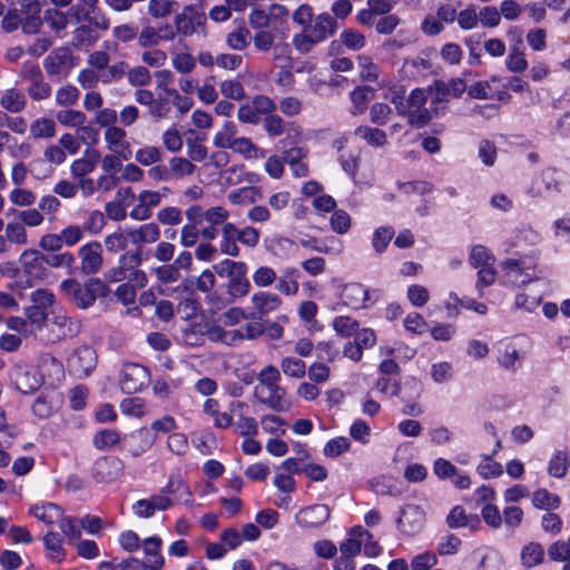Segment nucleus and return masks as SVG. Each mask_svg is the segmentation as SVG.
Wrapping results in <instances>:
<instances>
[{"label": "nucleus", "instance_id": "obj_46", "mask_svg": "<svg viewBox=\"0 0 570 570\" xmlns=\"http://www.w3.org/2000/svg\"><path fill=\"white\" fill-rule=\"evenodd\" d=\"M49 325L57 327V330H52L55 340L72 335L76 332V328L73 327L75 323L65 314L55 315Z\"/></svg>", "mask_w": 570, "mask_h": 570}, {"label": "nucleus", "instance_id": "obj_57", "mask_svg": "<svg viewBox=\"0 0 570 570\" xmlns=\"http://www.w3.org/2000/svg\"><path fill=\"white\" fill-rule=\"evenodd\" d=\"M392 109L383 102H375L370 107V120L376 126H384L390 120Z\"/></svg>", "mask_w": 570, "mask_h": 570}, {"label": "nucleus", "instance_id": "obj_24", "mask_svg": "<svg viewBox=\"0 0 570 570\" xmlns=\"http://www.w3.org/2000/svg\"><path fill=\"white\" fill-rule=\"evenodd\" d=\"M341 298L344 305L352 308H361L365 307V302L368 299V292L360 283H350L343 287Z\"/></svg>", "mask_w": 570, "mask_h": 570}, {"label": "nucleus", "instance_id": "obj_2", "mask_svg": "<svg viewBox=\"0 0 570 570\" xmlns=\"http://www.w3.org/2000/svg\"><path fill=\"white\" fill-rule=\"evenodd\" d=\"M60 289L68 299L80 308H88L94 305L97 297H105L109 294V287L100 278H90L83 285L69 278L61 282Z\"/></svg>", "mask_w": 570, "mask_h": 570}, {"label": "nucleus", "instance_id": "obj_4", "mask_svg": "<svg viewBox=\"0 0 570 570\" xmlns=\"http://www.w3.org/2000/svg\"><path fill=\"white\" fill-rule=\"evenodd\" d=\"M214 268L219 275L226 274L229 278L228 294L234 298L246 296L249 293L250 284L246 278L247 266L245 263L225 259Z\"/></svg>", "mask_w": 570, "mask_h": 570}, {"label": "nucleus", "instance_id": "obj_42", "mask_svg": "<svg viewBox=\"0 0 570 570\" xmlns=\"http://www.w3.org/2000/svg\"><path fill=\"white\" fill-rule=\"evenodd\" d=\"M569 455L564 451H557L549 461L548 473L558 479L566 476L569 469Z\"/></svg>", "mask_w": 570, "mask_h": 570}, {"label": "nucleus", "instance_id": "obj_1", "mask_svg": "<svg viewBox=\"0 0 570 570\" xmlns=\"http://www.w3.org/2000/svg\"><path fill=\"white\" fill-rule=\"evenodd\" d=\"M258 384L254 389V395L259 403L268 409L283 412L287 409L285 390L279 385L281 372L274 365L265 366L257 375Z\"/></svg>", "mask_w": 570, "mask_h": 570}, {"label": "nucleus", "instance_id": "obj_20", "mask_svg": "<svg viewBox=\"0 0 570 570\" xmlns=\"http://www.w3.org/2000/svg\"><path fill=\"white\" fill-rule=\"evenodd\" d=\"M338 28V22H336V19L328 12L317 14L308 26V29L313 32V37L320 42L334 36Z\"/></svg>", "mask_w": 570, "mask_h": 570}, {"label": "nucleus", "instance_id": "obj_17", "mask_svg": "<svg viewBox=\"0 0 570 570\" xmlns=\"http://www.w3.org/2000/svg\"><path fill=\"white\" fill-rule=\"evenodd\" d=\"M501 267L505 281L512 285H525L532 279V273L523 259H507L502 262Z\"/></svg>", "mask_w": 570, "mask_h": 570}, {"label": "nucleus", "instance_id": "obj_29", "mask_svg": "<svg viewBox=\"0 0 570 570\" xmlns=\"http://www.w3.org/2000/svg\"><path fill=\"white\" fill-rule=\"evenodd\" d=\"M238 228L232 224H224L222 227L220 250L223 254L236 257L239 254Z\"/></svg>", "mask_w": 570, "mask_h": 570}, {"label": "nucleus", "instance_id": "obj_33", "mask_svg": "<svg viewBox=\"0 0 570 570\" xmlns=\"http://www.w3.org/2000/svg\"><path fill=\"white\" fill-rule=\"evenodd\" d=\"M79 98L80 90L71 83L60 86L55 91V102L60 108L76 106L79 101Z\"/></svg>", "mask_w": 570, "mask_h": 570}, {"label": "nucleus", "instance_id": "obj_15", "mask_svg": "<svg viewBox=\"0 0 570 570\" xmlns=\"http://www.w3.org/2000/svg\"><path fill=\"white\" fill-rule=\"evenodd\" d=\"M104 140L108 151L117 153L125 157H132L131 144L127 139V132L121 126L105 129Z\"/></svg>", "mask_w": 570, "mask_h": 570}, {"label": "nucleus", "instance_id": "obj_3", "mask_svg": "<svg viewBox=\"0 0 570 570\" xmlns=\"http://www.w3.org/2000/svg\"><path fill=\"white\" fill-rule=\"evenodd\" d=\"M19 77L27 82L26 91L32 101H45L52 96V87L37 63L24 61L20 67Z\"/></svg>", "mask_w": 570, "mask_h": 570}, {"label": "nucleus", "instance_id": "obj_63", "mask_svg": "<svg viewBox=\"0 0 570 570\" xmlns=\"http://www.w3.org/2000/svg\"><path fill=\"white\" fill-rule=\"evenodd\" d=\"M469 261L473 267L479 268L487 265H493L494 258L484 246L475 245L471 249Z\"/></svg>", "mask_w": 570, "mask_h": 570}, {"label": "nucleus", "instance_id": "obj_7", "mask_svg": "<svg viewBox=\"0 0 570 570\" xmlns=\"http://www.w3.org/2000/svg\"><path fill=\"white\" fill-rule=\"evenodd\" d=\"M149 381L150 373L147 367L137 363L124 364L119 384L125 393H137L147 386Z\"/></svg>", "mask_w": 570, "mask_h": 570}, {"label": "nucleus", "instance_id": "obj_44", "mask_svg": "<svg viewBox=\"0 0 570 570\" xmlns=\"http://www.w3.org/2000/svg\"><path fill=\"white\" fill-rule=\"evenodd\" d=\"M279 366L282 372L288 377L302 379L306 373L305 362L293 356L283 357Z\"/></svg>", "mask_w": 570, "mask_h": 570}, {"label": "nucleus", "instance_id": "obj_56", "mask_svg": "<svg viewBox=\"0 0 570 570\" xmlns=\"http://www.w3.org/2000/svg\"><path fill=\"white\" fill-rule=\"evenodd\" d=\"M157 220L165 226H177L183 220L181 210L175 206H167L161 208L157 215Z\"/></svg>", "mask_w": 570, "mask_h": 570}, {"label": "nucleus", "instance_id": "obj_47", "mask_svg": "<svg viewBox=\"0 0 570 570\" xmlns=\"http://www.w3.org/2000/svg\"><path fill=\"white\" fill-rule=\"evenodd\" d=\"M560 498L546 489H539L533 493L532 503L538 509H557L560 505Z\"/></svg>", "mask_w": 570, "mask_h": 570}, {"label": "nucleus", "instance_id": "obj_27", "mask_svg": "<svg viewBox=\"0 0 570 570\" xmlns=\"http://www.w3.org/2000/svg\"><path fill=\"white\" fill-rule=\"evenodd\" d=\"M253 308L259 314V316H265L274 311H276L281 304L282 299L277 294L269 292H257L250 298Z\"/></svg>", "mask_w": 570, "mask_h": 570}, {"label": "nucleus", "instance_id": "obj_14", "mask_svg": "<svg viewBox=\"0 0 570 570\" xmlns=\"http://www.w3.org/2000/svg\"><path fill=\"white\" fill-rule=\"evenodd\" d=\"M80 268L83 274L91 275L102 266V248L97 242L88 243L79 249Z\"/></svg>", "mask_w": 570, "mask_h": 570}, {"label": "nucleus", "instance_id": "obj_25", "mask_svg": "<svg viewBox=\"0 0 570 570\" xmlns=\"http://www.w3.org/2000/svg\"><path fill=\"white\" fill-rule=\"evenodd\" d=\"M364 538L371 539L373 535L360 525L352 528L348 539L340 546L341 553L352 558L357 556L361 552Z\"/></svg>", "mask_w": 570, "mask_h": 570}, {"label": "nucleus", "instance_id": "obj_48", "mask_svg": "<svg viewBox=\"0 0 570 570\" xmlns=\"http://www.w3.org/2000/svg\"><path fill=\"white\" fill-rule=\"evenodd\" d=\"M6 238L9 243L26 245L28 236L26 226L21 222L8 223L4 227Z\"/></svg>", "mask_w": 570, "mask_h": 570}, {"label": "nucleus", "instance_id": "obj_11", "mask_svg": "<svg viewBox=\"0 0 570 570\" xmlns=\"http://www.w3.org/2000/svg\"><path fill=\"white\" fill-rule=\"evenodd\" d=\"M399 529L406 535H414L420 532L425 522V513L421 507L415 504L405 505L397 519Z\"/></svg>", "mask_w": 570, "mask_h": 570}, {"label": "nucleus", "instance_id": "obj_62", "mask_svg": "<svg viewBox=\"0 0 570 570\" xmlns=\"http://www.w3.org/2000/svg\"><path fill=\"white\" fill-rule=\"evenodd\" d=\"M138 46L141 48H154L159 42L157 28L150 24L144 26L137 35Z\"/></svg>", "mask_w": 570, "mask_h": 570}, {"label": "nucleus", "instance_id": "obj_49", "mask_svg": "<svg viewBox=\"0 0 570 570\" xmlns=\"http://www.w3.org/2000/svg\"><path fill=\"white\" fill-rule=\"evenodd\" d=\"M317 43H320V41L313 37V32L308 28H305L301 33L293 37V46L301 53L311 52Z\"/></svg>", "mask_w": 570, "mask_h": 570}, {"label": "nucleus", "instance_id": "obj_38", "mask_svg": "<svg viewBox=\"0 0 570 570\" xmlns=\"http://www.w3.org/2000/svg\"><path fill=\"white\" fill-rule=\"evenodd\" d=\"M164 153L158 146L146 145L135 153V160L141 166H150L161 161Z\"/></svg>", "mask_w": 570, "mask_h": 570}, {"label": "nucleus", "instance_id": "obj_31", "mask_svg": "<svg viewBox=\"0 0 570 570\" xmlns=\"http://www.w3.org/2000/svg\"><path fill=\"white\" fill-rule=\"evenodd\" d=\"M306 150L299 147H294L285 151L284 161L287 163L296 177H306L308 174V166L303 159L306 157Z\"/></svg>", "mask_w": 570, "mask_h": 570}, {"label": "nucleus", "instance_id": "obj_21", "mask_svg": "<svg viewBox=\"0 0 570 570\" xmlns=\"http://www.w3.org/2000/svg\"><path fill=\"white\" fill-rule=\"evenodd\" d=\"M12 381L21 393L29 394L37 391L41 385V380L31 367L17 366L12 372Z\"/></svg>", "mask_w": 570, "mask_h": 570}, {"label": "nucleus", "instance_id": "obj_54", "mask_svg": "<svg viewBox=\"0 0 570 570\" xmlns=\"http://www.w3.org/2000/svg\"><path fill=\"white\" fill-rule=\"evenodd\" d=\"M155 77H156L157 87L163 89L168 97H171V98H175L178 100L181 99V96L179 95V92L176 89L169 88V85L174 81V75L170 70H168V69L158 70L155 72Z\"/></svg>", "mask_w": 570, "mask_h": 570}, {"label": "nucleus", "instance_id": "obj_52", "mask_svg": "<svg viewBox=\"0 0 570 570\" xmlns=\"http://www.w3.org/2000/svg\"><path fill=\"white\" fill-rule=\"evenodd\" d=\"M234 153L244 156L247 159L256 158L259 148L247 137H238L229 147Z\"/></svg>", "mask_w": 570, "mask_h": 570}, {"label": "nucleus", "instance_id": "obj_28", "mask_svg": "<svg viewBox=\"0 0 570 570\" xmlns=\"http://www.w3.org/2000/svg\"><path fill=\"white\" fill-rule=\"evenodd\" d=\"M161 540L158 537H151L144 541V551L148 560L144 562L145 570H161L164 567V558L159 554Z\"/></svg>", "mask_w": 570, "mask_h": 570}, {"label": "nucleus", "instance_id": "obj_50", "mask_svg": "<svg viewBox=\"0 0 570 570\" xmlns=\"http://www.w3.org/2000/svg\"><path fill=\"white\" fill-rule=\"evenodd\" d=\"M128 82L132 87H145L151 82V73L145 66L128 68Z\"/></svg>", "mask_w": 570, "mask_h": 570}, {"label": "nucleus", "instance_id": "obj_22", "mask_svg": "<svg viewBox=\"0 0 570 570\" xmlns=\"http://www.w3.org/2000/svg\"><path fill=\"white\" fill-rule=\"evenodd\" d=\"M61 404L62 395L59 392L51 390L46 394L39 395L35 400L32 411L37 416L46 419L58 410Z\"/></svg>", "mask_w": 570, "mask_h": 570}, {"label": "nucleus", "instance_id": "obj_26", "mask_svg": "<svg viewBox=\"0 0 570 570\" xmlns=\"http://www.w3.org/2000/svg\"><path fill=\"white\" fill-rule=\"evenodd\" d=\"M180 489L187 490L184 482L180 479L170 478L169 482L161 489L159 494L149 498L154 510L165 511L169 509L173 505V500L167 494H174Z\"/></svg>", "mask_w": 570, "mask_h": 570}, {"label": "nucleus", "instance_id": "obj_53", "mask_svg": "<svg viewBox=\"0 0 570 570\" xmlns=\"http://www.w3.org/2000/svg\"><path fill=\"white\" fill-rule=\"evenodd\" d=\"M465 90H466V85L463 79H461V78L451 79L446 86L444 83H442L441 86H438V94H436L435 99L438 101H442V100H444V96L446 94H451L454 97H460Z\"/></svg>", "mask_w": 570, "mask_h": 570}, {"label": "nucleus", "instance_id": "obj_30", "mask_svg": "<svg viewBox=\"0 0 570 570\" xmlns=\"http://www.w3.org/2000/svg\"><path fill=\"white\" fill-rule=\"evenodd\" d=\"M1 107L12 114L21 112L27 106V98L24 94L17 89H7L0 98Z\"/></svg>", "mask_w": 570, "mask_h": 570}, {"label": "nucleus", "instance_id": "obj_60", "mask_svg": "<svg viewBox=\"0 0 570 570\" xmlns=\"http://www.w3.org/2000/svg\"><path fill=\"white\" fill-rule=\"evenodd\" d=\"M333 327L341 336L348 337L356 333L358 322L350 316H338L334 318Z\"/></svg>", "mask_w": 570, "mask_h": 570}, {"label": "nucleus", "instance_id": "obj_32", "mask_svg": "<svg viewBox=\"0 0 570 570\" xmlns=\"http://www.w3.org/2000/svg\"><path fill=\"white\" fill-rule=\"evenodd\" d=\"M238 126L230 120L224 122L223 127L215 134L213 144L217 148L229 149L233 141L238 138Z\"/></svg>", "mask_w": 570, "mask_h": 570}, {"label": "nucleus", "instance_id": "obj_39", "mask_svg": "<svg viewBox=\"0 0 570 570\" xmlns=\"http://www.w3.org/2000/svg\"><path fill=\"white\" fill-rule=\"evenodd\" d=\"M261 197V193L256 187L247 186L233 190L228 194V200L234 205L254 204Z\"/></svg>", "mask_w": 570, "mask_h": 570}, {"label": "nucleus", "instance_id": "obj_58", "mask_svg": "<svg viewBox=\"0 0 570 570\" xmlns=\"http://www.w3.org/2000/svg\"><path fill=\"white\" fill-rule=\"evenodd\" d=\"M130 158L131 157H125L120 156V154L109 151L101 158V169L105 174L116 175L122 168V163Z\"/></svg>", "mask_w": 570, "mask_h": 570}, {"label": "nucleus", "instance_id": "obj_51", "mask_svg": "<svg viewBox=\"0 0 570 570\" xmlns=\"http://www.w3.org/2000/svg\"><path fill=\"white\" fill-rule=\"evenodd\" d=\"M45 264L46 267L49 266L51 268H72L75 264V257L71 253H56V254H45Z\"/></svg>", "mask_w": 570, "mask_h": 570}, {"label": "nucleus", "instance_id": "obj_12", "mask_svg": "<svg viewBox=\"0 0 570 570\" xmlns=\"http://www.w3.org/2000/svg\"><path fill=\"white\" fill-rule=\"evenodd\" d=\"M229 217V213L222 206H215L206 209L203 224L199 225L202 229V237L206 240H214L217 238L219 226L228 224L226 220Z\"/></svg>", "mask_w": 570, "mask_h": 570}, {"label": "nucleus", "instance_id": "obj_10", "mask_svg": "<svg viewBox=\"0 0 570 570\" xmlns=\"http://www.w3.org/2000/svg\"><path fill=\"white\" fill-rule=\"evenodd\" d=\"M97 355L92 347L80 346L68 361V366L71 373L78 377L88 376L96 367Z\"/></svg>", "mask_w": 570, "mask_h": 570}, {"label": "nucleus", "instance_id": "obj_34", "mask_svg": "<svg viewBox=\"0 0 570 570\" xmlns=\"http://www.w3.org/2000/svg\"><path fill=\"white\" fill-rule=\"evenodd\" d=\"M299 277V271L295 267H287L283 271L282 276L278 281L276 288L285 295H296L298 292L297 278Z\"/></svg>", "mask_w": 570, "mask_h": 570}, {"label": "nucleus", "instance_id": "obj_55", "mask_svg": "<svg viewBox=\"0 0 570 570\" xmlns=\"http://www.w3.org/2000/svg\"><path fill=\"white\" fill-rule=\"evenodd\" d=\"M271 52L276 65L288 66L292 61V48L286 41H276Z\"/></svg>", "mask_w": 570, "mask_h": 570}, {"label": "nucleus", "instance_id": "obj_8", "mask_svg": "<svg viewBox=\"0 0 570 570\" xmlns=\"http://www.w3.org/2000/svg\"><path fill=\"white\" fill-rule=\"evenodd\" d=\"M20 268L30 281H42L48 275L45 254L38 249H24L19 257Z\"/></svg>", "mask_w": 570, "mask_h": 570}, {"label": "nucleus", "instance_id": "obj_43", "mask_svg": "<svg viewBox=\"0 0 570 570\" xmlns=\"http://www.w3.org/2000/svg\"><path fill=\"white\" fill-rule=\"evenodd\" d=\"M176 6L174 0H148L147 13L154 19H164L175 11Z\"/></svg>", "mask_w": 570, "mask_h": 570}, {"label": "nucleus", "instance_id": "obj_45", "mask_svg": "<svg viewBox=\"0 0 570 570\" xmlns=\"http://www.w3.org/2000/svg\"><path fill=\"white\" fill-rule=\"evenodd\" d=\"M250 40H253L256 51L266 53L273 49L274 43L277 41V36L274 31L265 29L255 31Z\"/></svg>", "mask_w": 570, "mask_h": 570}, {"label": "nucleus", "instance_id": "obj_13", "mask_svg": "<svg viewBox=\"0 0 570 570\" xmlns=\"http://www.w3.org/2000/svg\"><path fill=\"white\" fill-rule=\"evenodd\" d=\"M426 102V94L423 89H415L406 99V107H409L410 122L416 126H424L431 119V114L424 108Z\"/></svg>", "mask_w": 570, "mask_h": 570}, {"label": "nucleus", "instance_id": "obj_18", "mask_svg": "<svg viewBox=\"0 0 570 570\" xmlns=\"http://www.w3.org/2000/svg\"><path fill=\"white\" fill-rule=\"evenodd\" d=\"M252 35L244 19H235L232 29L226 33V46L235 51H244L250 43Z\"/></svg>", "mask_w": 570, "mask_h": 570}, {"label": "nucleus", "instance_id": "obj_5", "mask_svg": "<svg viewBox=\"0 0 570 570\" xmlns=\"http://www.w3.org/2000/svg\"><path fill=\"white\" fill-rule=\"evenodd\" d=\"M77 65L78 59L68 47L56 48L43 59L49 78H67Z\"/></svg>", "mask_w": 570, "mask_h": 570}, {"label": "nucleus", "instance_id": "obj_36", "mask_svg": "<svg viewBox=\"0 0 570 570\" xmlns=\"http://www.w3.org/2000/svg\"><path fill=\"white\" fill-rule=\"evenodd\" d=\"M544 550L540 543L530 542L521 550V562L525 568H532L542 563Z\"/></svg>", "mask_w": 570, "mask_h": 570}, {"label": "nucleus", "instance_id": "obj_37", "mask_svg": "<svg viewBox=\"0 0 570 570\" xmlns=\"http://www.w3.org/2000/svg\"><path fill=\"white\" fill-rule=\"evenodd\" d=\"M56 120L61 126L77 128L86 122L87 117L81 110L68 107L61 108L59 111H57Z\"/></svg>", "mask_w": 570, "mask_h": 570}, {"label": "nucleus", "instance_id": "obj_35", "mask_svg": "<svg viewBox=\"0 0 570 570\" xmlns=\"http://www.w3.org/2000/svg\"><path fill=\"white\" fill-rule=\"evenodd\" d=\"M355 136L366 141L370 146L382 147L387 142L386 134L380 128L360 126L355 129Z\"/></svg>", "mask_w": 570, "mask_h": 570}, {"label": "nucleus", "instance_id": "obj_40", "mask_svg": "<svg viewBox=\"0 0 570 570\" xmlns=\"http://www.w3.org/2000/svg\"><path fill=\"white\" fill-rule=\"evenodd\" d=\"M56 134V124L52 119L40 117L30 124V135L35 139L51 138Z\"/></svg>", "mask_w": 570, "mask_h": 570}, {"label": "nucleus", "instance_id": "obj_9", "mask_svg": "<svg viewBox=\"0 0 570 570\" xmlns=\"http://www.w3.org/2000/svg\"><path fill=\"white\" fill-rule=\"evenodd\" d=\"M206 23V14L195 4L185 6L180 13L176 14L174 24L178 35L189 37L196 32L197 27Z\"/></svg>", "mask_w": 570, "mask_h": 570}, {"label": "nucleus", "instance_id": "obj_59", "mask_svg": "<svg viewBox=\"0 0 570 570\" xmlns=\"http://www.w3.org/2000/svg\"><path fill=\"white\" fill-rule=\"evenodd\" d=\"M340 41L351 50H360L365 46V37L355 29H346L340 35Z\"/></svg>", "mask_w": 570, "mask_h": 570}, {"label": "nucleus", "instance_id": "obj_23", "mask_svg": "<svg viewBox=\"0 0 570 570\" xmlns=\"http://www.w3.org/2000/svg\"><path fill=\"white\" fill-rule=\"evenodd\" d=\"M128 237L131 244L140 247L144 244H153L160 238V228L156 223H147L137 228L128 229Z\"/></svg>", "mask_w": 570, "mask_h": 570}, {"label": "nucleus", "instance_id": "obj_16", "mask_svg": "<svg viewBox=\"0 0 570 570\" xmlns=\"http://www.w3.org/2000/svg\"><path fill=\"white\" fill-rule=\"evenodd\" d=\"M331 515V510L326 504H314L303 508L296 514V522L304 528H316L323 525Z\"/></svg>", "mask_w": 570, "mask_h": 570}, {"label": "nucleus", "instance_id": "obj_61", "mask_svg": "<svg viewBox=\"0 0 570 570\" xmlns=\"http://www.w3.org/2000/svg\"><path fill=\"white\" fill-rule=\"evenodd\" d=\"M106 225V218L100 210H91L88 213L83 225L81 226L82 230L88 232L90 234H99Z\"/></svg>", "mask_w": 570, "mask_h": 570}, {"label": "nucleus", "instance_id": "obj_19", "mask_svg": "<svg viewBox=\"0 0 570 570\" xmlns=\"http://www.w3.org/2000/svg\"><path fill=\"white\" fill-rule=\"evenodd\" d=\"M39 372L41 384L47 383L50 386L56 385L63 377L62 364L50 354H42L39 360Z\"/></svg>", "mask_w": 570, "mask_h": 570}, {"label": "nucleus", "instance_id": "obj_64", "mask_svg": "<svg viewBox=\"0 0 570 570\" xmlns=\"http://www.w3.org/2000/svg\"><path fill=\"white\" fill-rule=\"evenodd\" d=\"M548 557L556 562L570 561V547L566 541H556L548 548Z\"/></svg>", "mask_w": 570, "mask_h": 570}, {"label": "nucleus", "instance_id": "obj_6", "mask_svg": "<svg viewBox=\"0 0 570 570\" xmlns=\"http://www.w3.org/2000/svg\"><path fill=\"white\" fill-rule=\"evenodd\" d=\"M109 24V19L105 16L92 17L89 24H80L73 30L71 46L77 50H88L99 39L95 28L107 30Z\"/></svg>", "mask_w": 570, "mask_h": 570}, {"label": "nucleus", "instance_id": "obj_41", "mask_svg": "<svg viewBox=\"0 0 570 570\" xmlns=\"http://www.w3.org/2000/svg\"><path fill=\"white\" fill-rule=\"evenodd\" d=\"M31 513L46 524L58 522L61 519V509L55 503L35 505Z\"/></svg>", "mask_w": 570, "mask_h": 570}]
</instances>
